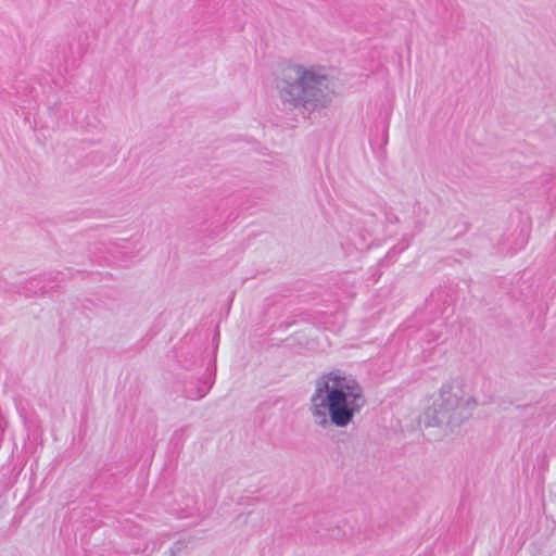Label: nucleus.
Segmentation results:
<instances>
[{
    "instance_id": "f257e3e1",
    "label": "nucleus",
    "mask_w": 556,
    "mask_h": 556,
    "mask_svg": "<svg viewBox=\"0 0 556 556\" xmlns=\"http://www.w3.org/2000/svg\"><path fill=\"white\" fill-rule=\"evenodd\" d=\"M361 383L340 369L323 372L314 381L309 397V413L316 426L345 428L366 406Z\"/></svg>"
},
{
    "instance_id": "f03ea898",
    "label": "nucleus",
    "mask_w": 556,
    "mask_h": 556,
    "mask_svg": "<svg viewBox=\"0 0 556 556\" xmlns=\"http://www.w3.org/2000/svg\"><path fill=\"white\" fill-rule=\"evenodd\" d=\"M280 101L302 113L326 108L331 102L329 78L323 68L288 64L276 78Z\"/></svg>"
},
{
    "instance_id": "7ed1b4c3",
    "label": "nucleus",
    "mask_w": 556,
    "mask_h": 556,
    "mask_svg": "<svg viewBox=\"0 0 556 556\" xmlns=\"http://www.w3.org/2000/svg\"><path fill=\"white\" fill-rule=\"evenodd\" d=\"M476 407L475 396L465 390L464 384L451 380L441 386L432 405L425 410L424 424L453 433L472 416Z\"/></svg>"
},
{
    "instance_id": "20e7f679",
    "label": "nucleus",
    "mask_w": 556,
    "mask_h": 556,
    "mask_svg": "<svg viewBox=\"0 0 556 556\" xmlns=\"http://www.w3.org/2000/svg\"><path fill=\"white\" fill-rule=\"evenodd\" d=\"M210 387L186 390V396L190 400H200L206 395Z\"/></svg>"
}]
</instances>
